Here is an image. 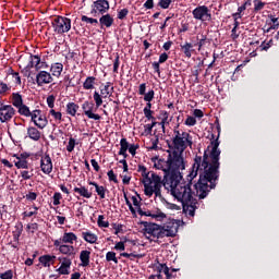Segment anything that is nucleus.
<instances>
[{
	"mask_svg": "<svg viewBox=\"0 0 279 279\" xmlns=\"http://www.w3.org/2000/svg\"><path fill=\"white\" fill-rule=\"evenodd\" d=\"M189 147L190 149L193 147V136L180 129V124H178L173 129L167 158L154 159V167L163 171V187L174 199L182 203L183 213L189 217H195L197 198H195L193 183L182 181V171L186 169L184 151Z\"/></svg>",
	"mask_w": 279,
	"mask_h": 279,
	"instance_id": "obj_1",
	"label": "nucleus"
},
{
	"mask_svg": "<svg viewBox=\"0 0 279 279\" xmlns=\"http://www.w3.org/2000/svg\"><path fill=\"white\" fill-rule=\"evenodd\" d=\"M219 156L221 150L219 149V138L211 142V150L208 154H204L203 157L196 156L192 172L190 173L191 180L199 175L198 182L193 185L194 199H205L208 197V193L217 186V180H219Z\"/></svg>",
	"mask_w": 279,
	"mask_h": 279,
	"instance_id": "obj_2",
	"label": "nucleus"
},
{
	"mask_svg": "<svg viewBox=\"0 0 279 279\" xmlns=\"http://www.w3.org/2000/svg\"><path fill=\"white\" fill-rule=\"evenodd\" d=\"M142 177L145 195H147V197H151V195L155 194L156 197H162L161 189L165 186V180L154 171L147 172V169L145 168H143Z\"/></svg>",
	"mask_w": 279,
	"mask_h": 279,
	"instance_id": "obj_3",
	"label": "nucleus"
},
{
	"mask_svg": "<svg viewBox=\"0 0 279 279\" xmlns=\"http://www.w3.org/2000/svg\"><path fill=\"white\" fill-rule=\"evenodd\" d=\"M52 26L57 34H66L71 31V19L64 16H57L52 21Z\"/></svg>",
	"mask_w": 279,
	"mask_h": 279,
	"instance_id": "obj_4",
	"label": "nucleus"
},
{
	"mask_svg": "<svg viewBox=\"0 0 279 279\" xmlns=\"http://www.w3.org/2000/svg\"><path fill=\"white\" fill-rule=\"evenodd\" d=\"M110 82H107L105 86L100 87L99 92H94V101L96 104V108H100L101 104H104V99H106L109 95H112V90L114 87H110Z\"/></svg>",
	"mask_w": 279,
	"mask_h": 279,
	"instance_id": "obj_5",
	"label": "nucleus"
},
{
	"mask_svg": "<svg viewBox=\"0 0 279 279\" xmlns=\"http://www.w3.org/2000/svg\"><path fill=\"white\" fill-rule=\"evenodd\" d=\"M192 14L196 21H202V23L206 21H211L213 15L210 14V10L206 5H199L192 11Z\"/></svg>",
	"mask_w": 279,
	"mask_h": 279,
	"instance_id": "obj_6",
	"label": "nucleus"
},
{
	"mask_svg": "<svg viewBox=\"0 0 279 279\" xmlns=\"http://www.w3.org/2000/svg\"><path fill=\"white\" fill-rule=\"evenodd\" d=\"M108 10H110V2L108 0H97L92 4V14L94 16L106 14Z\"/></svg>",
	"mask_w": 279,
	"mask_h": 279,
	"instance_id": "obj_7",
	"label": "nucleus"
},
{
	"mask_svg": "<svg viewBox=\"0 0 279 279\" xmlns=\"http://www.w3.org/2000/svg\"><path fill=\"white\" fill-rule=\"evenodd\" d=\"M31 119L33 123L39 129V130H45L47 128V124L49 121L47 120V117L43 114V111L36 109L32 111Z\"/></svg>",
	"mask_w": 279,
	"mask_h": 279,
	"instance_id": "obj_8",
	"label": "nucleus"
},
{
	"mask_svg": "<svg viewBox=\"0 0 279 279\" xmlns=\"http://www.w3.org/2000/svg\"><path fill=\"white\" fill-rule=\"evenodd\" d=\"M82 110L87 119H93L94 121H100L101 116L95 113V104L90 101H84L82 105Z\"/></svg>",
	"mask_w": 279,
	"mask_h": 279,
	"instance_id": "obj_9",
	"label": "nucleus"
},
{
	"mask_svg": "<svg viewBox=\"0 0 279 279\" xmlns=\"http://www.w3.org/2000/svg\"><path fill=\"white\" fill-rule=\"evenodd\" d=\"M137 213L138 215H141V217H150L151 219H155V221H162V219L167 218V215L160 211V209L153 210V211L151 210L143 211V209L138 207Z\"/></svg>",
	"mask_w": 279,
	"mask_h": 279,
	"instance_id": "obj_10",
	"label": "nucleus"
},
{
	"mask_svg": "<svg viewBox=\"0 0 279 279\" xmlns=\"http://www.w3.org/2000/svg\"><path fill=\"white\" fill-rule=\"evenodd\" d=\"M40 169L46 175H49V173L53 171V161H51V157L49 156V154H45L41 156Z\"/></svg>",
	"mask_w": 279,
	"mask_h": 279,
	"instance_id": "obj_11",
	"label": "nucleus"
},
{
	"mask_svg": "<svg viewBox=\"0 0 279 279\" xmlns=\"http://www.w3.org/2000/svg\"><path fill=\"white\" fill-rule=\"evenodd\" d=\"M15 113L16 110H14L11 105H4V107L0 109V122L5 123L10 121Z\"/></svg>",
	"mask_w": 279,
	"mask_h": 279,
	"instance_id": "obj_12",
	"label": "nucleus"
},
{
	"mask_svg": "<svg viewBox=\"0 0 279 279\" xmlns=\"http://www.w3.org/2000/svg\"><path fill=\"white\" fill-rule=\"evenodd\" d=\"M146 233L150 234V236H154L155 239H165V233L162 231V227L153 223L148 225L146 227Z\"/></svg>",
	"mask_w": 279,
	"mask_h": 279,
	"instance_id": "obj_13",
	"label": "nucleus"
},
{
	"mask_svg": "<svg viewBox=\"0 0 279 279\" xmlns=\"http://www.w3.org/2000/svg\"><path fill=\"white\" fill-rule=\"evenodd\" d=\"M53 82V77L51 73L47 71H39L36 75V83L38 86H45V84H51Z\"/></svg>",
	"mask_w": 279,
	"mask_h": 279,
	"instance_id": "obj_14",
	"label": "nucleus"
},
{
	"mask_svg": "<svg viewBox=\"0 0 279 279\" xmlns=\"http://www.w3.org/2000/svg\"><path fill=\"white\" fill-rule=\"evenodd\" d=\"M45 66H47V64L40 61V57L29 56L28 64L26 65V69H36V71H40V69H45Z\"/></svg>",
	"mask_w": 279,
	"mask_h": 279,
	"instance_id": "obj_15",
	"label": "nucleus"
},
{
	"mask_svg": "<svg viewBox=\"0 0 279 279\" xmlns=\"http://www.w3.org/2000/svg\"><path fill=\"white\" fill-rule=\"evenodd\" d=\"M161 230L163 231V238L165 236H175L178 234V222L170 221L163 227H161Z\"/></svg>",
	"mask_w": 279,
	"mask_h": 279,
	"instance_id": "obj_16",
	"label": "nucleus"
},
{
	"mask_svg": "<svg viewBox=\"0 0 279 279\" xmlns=\"http://www.w3.org/2000/svg\"><path fill=\"white\" fill-rule=\"evenodd\" d=\"M60 254H63L64 256H68L69 258H75V246L74 245H69V244H63L59 248Z\"/></svg>",
	"mask_w": 279,
	"mask_h": 279,
	"instance_id": "obj_17",
	"label": "nucleus"
},
{
	"mask_svg": "<svg viewBox=\"0 0 279 279\" xmlns=\"http://www.w3.org/2000/svg\"><path fill=\"white\" fill-rule=\"evenodd\" d=\"M39 263L44 267H51L56 263V255H43L39 257Z\"/></svg>",
	"mask_w": 279,
	"mask_h": 279,
	"instance_id": "obj_18",
	"label": "nucleus"
},
{
	"mask_svg": "<svg viewBox=\"0 0 279 279\" xmlns=\"http://www.w3.org/2000/svg\"><path fill=\"white\" fill-rule=\"evenodd\" d=\"M80 260L81 267H88L90 265V251H81Z\"/></svg>",
	"mask_w": 279,
	"mask_h": 279,
	"instance_id": "obj_19",
	"label": "nucleus"
},
{
	"mask_svg": "<svg viewBox=\"0 0 279 279\" xmlns=\"http://www.w3.org/2000/svg\"><path fill=\"white\" fill-rule=\"evenodd\" d=\"M61 241L63 245H66V244L73 245V243L77 241V235H75V233L73 232H68L63 234V236L61 238Z\"/></svg>",
	"mask_w": 279,
	"mask_h": 279,
	"instance_id": "obj_20",
	"label": "nucleus"
},
{
	"mask_svg": "<svg viewBox=\"0 0 279 279\" xmlns=\"http://www.w3.org/2000/svg\"><path fill=\"white\" fill-rule=\"evenodd\" d=\"M101 27H112L114 24V19L110 14H105L99 19Z\"/></svg>",
	"mask_w": 279,
	"mask_h": 279,
	"instance_id": "obj_21",
	"label": "nucleus"
},
{
	"mask_svg": "<svg viewBox=\"0 0 279 279\" xmlns=\"http://www.w3.org/2000/svg\"><path fill=\"white\" fill-rule=\"evenodd\" d=\"M74 193H77L81 197H85V199H90L93 197V192L88 191L85 186L74 187Z\"/></svg>",
	"mask_w": 279,
	"mask_h": 279,
	"instance_id": "obj_22",
	"label": "nucleus"
},
{
	"mask_svg": "<svg viewBox=\"0 0 279 279\" xmlns=\"http://www.w3.org/2000/svg\"><path fill=\"white\" fill-rule=\"evenodd\" d=\"M128 149H130V143H128L126 138H122L120 141L119 156H123V158H128Z\"/></svg>",
	"mask_w": 279,
	"mask_h": 279,
	"instance_id": "obj_23",
	"label": "nucleus"
},
{
	"mask_svg": "<svg viewBox=\"0 0 279 279\" xmlns=\"http://www.w3.org/2000/svg\"><path fill=\"white\" fill-rule=\"evenodd\" d=\"M27 136L32 140V141H40V136L41 133L40 131H38V129L34 128V126H29L27 129Z\"/></svg>",
	"mask_w": 279,
	"mask_h": 279,
	"instance_id": "obj_24",
	"label": "nucleus"
},
{
	"mask_svg": "<svg viewBox=\"0 0 279 279\" xmlns=\"http://www.w3.org/2000/svg\"><path fill=\"white\" fill-rule=\"evenodd\" d=\"M157 279H162V275L160 274H165V276H167L168 279L171 277V275H169V267L167 266V264H159V266L157 267Z\"/></svg>",
	"mask_w": 279,
	"mask_h": 279,
	"instance_id": "obj_25",
	"label": "nucleus"
},
{
	"mask_svg": "<svg viewBox=\"0 0 279 279\" xmlns=\"http://www.w3.org/2000/svg\"><path fill=\"white\" fill-rule=\"evenodd\" d=\"M64 65H62V63H54L50 68V71L54 77H60V75H62Z\"/></svg>",
	"mask_w": 279,
	"mask_h": 279,
	"instance_id": "obj_26",
	"label": "nucleus"
},
{
	"mask_svg": "<svg viewBox=\"0 0 279 279\" xmlns=\"http://www.w3.org/2000/svg\"><path fill=\"white\" fill-rule=\"evenodd\" d=\"M181 49L185 58H191V56L193 54V51H195V49H193V44L191 43H185L184 45H181Z\"/></svg>",
	"mask_w": 279,
	"mask_h": 279,
	"instance_id": "obj_27",
	"label": "nucleus"
},
{
	"mask_svg": "<svg viewBox=\"0 0 279 279\" xmlns=\"http://www.w3.org/2000/svg\"><path fill=\"white\" fill-rule=\"evenodd\" d=\"M97 78L95 76H88L85 82L83 83V88L85 90H93L95 88V82Z\"/></svg>",
	"mask_w": 279,
	"mask_h": 279,
	"instance_id": "obj_28",
	"label": "nucleus"
},
{
	"mask_svg": "<svg viewBox=\"0 0 279 279\" xmlns=\"http://www.w3.org/2000/svg\"><path fill=\"white\" fill-rule=\"evenodd\" d=\"M92 186H95L97 195H99L100 199H106V187L99 185L95 182L89 183Z\"/></svg>",
	"mask_w": 279,
	"mask_h": 279,
	"instance_id": "obj_29",
	"label": "nucleus"
},
{
	"mask_svg": "<svg viewBox=\"0 0 279 279\" xmlns=\"http://www.w3.org/2000/svg\"><path fill=\"white\" fill-rule=\"evenodd\" d=\"M82 236L86 243H97V234L93 232H83Z\"/></svg>",
	"mask_w": 279,
	"mask_h": 279,
	"instance_id": "obj_30",
	"label": "nucleus"
},
{
	"mask_svg": "<svg viewBox=\"0 0 279 279\" xmlns=\"http://www.w3.org/2000/svg\"><path fill=\"white\" fill-rule=\"evenodd\" d=\"M77 110H80V106H77V104L75 102H69L66 105V112L68 114H70L71 117H75V114H77Z\"/></svg>",
	"mask_w": 279,
	"mask_h": 279,
	"instance_id": "obj_31",
	"label": "nucleus"
},
{
	"mask_svg": "<svg viewBox=\"0 0 279 279\" xmlns=\"http://www.w3.org/2000/svg\"><path fill=\"white\" fill-rule=\"evenodd\" d=\"M158 119L161 120L159 122V125H162V126L169 125V123L171 121V120H169V112H167V111H160Z\"/></svg>",
	"mask_w": 279,
	"mask_h": 279,
	"instance_id": "obj_32",
	"label": "nucleus"
},
{
	"mask_svg": "<svg viewBox=\"0 0 279 279\" xmlns=\"http://www.w3.org/2000/svg\"><path fill=\"white\" fill-rule=\"evenodd\" d=\"M12 104L15 108H21L23 106V96L21 94H13Z\"/></svg>",
	"mask_w": 279,
	"mask_h": 279,
	"instance_id": "obj_33",
	"label": "nucleus"
},
{
	"mask_svg": "<svg viewBox=\"0 0 279 279\" xmlns=\"http://www.w3.org/2000/svg\"><path fill=\"white\" fill-rule=\"evenodd\" d=\"M15 167L17 169H28L29 168V163H27L26 159H22L21 157H16Z\"/></svg>",
	"mask_w": 279,
	"mask_h": 279,
	"instance_id": "obj_34",
	"label": "nucleus"
},
{
	"mask_svg": "<svg viewBox=\"0 0 279 279\" xmlns=\"http://www.w3.org/2000/svg\"><path fill=\"white\" fill-rule=\"evenodd\" d=\"M106 260L107 263H114V265H119V259L117 258V253L114 252H108L106 254Z\"/></svg>",
	"mask_w": 279,
	"mask_h": 279,
	"instance_id": "obj_35",
	"label": "nucleus"
},
{
	"mask_svg": "<svg viewBox=\"0 0 279 279\" xmlns=\"http://www.w3.org/2000/svg\"><path fill=\"white\" fill-rule=\"evenodd\" d=\"M17 109H19L20 114H22L23 117L32 118V111H29V107H27L26 105H22Z\"/></svg>",
	"mask_w": 279,
	"mask_h": 279,
	"instance_id": "obj_36",
	"label": "nucleus"
},
{
	"mask_svg": "<svg viewBox=\"0 0 279 279\" xmlns=\"http://www.w3.org/2000/svg\"><path fill=\"white\" fill-rule=\"evenodd\" d=\"M97 223H98L99 228H109L110 227V222H108L106 220V217L104 215L98 216Z\"/></svg>",
	"mask_w": 279,
	"mask_h": 279,
	"instance_id": "obj_37",
	"label": "nucleus"
},
{
	"mask_svg": "<svg viewBox=\"0 0 279 279\" xmlns=\"http://www.w3.org/2000/svg\"><path fill=\"white\" fill-rule=\"evenodd\" d=\"M59 260L61 262V267H66L68 269H71V265L73 262L69 257H59Z\"/></svg>",
	"mask_w": 279,
	"mask_h": 279,
	"instance_id": "obj_38",
	"label": "nucleus"
},
{
	"mask_svg": "<svg viewBox=\"0 0 279 279\" xmlns=\"http://www.w3.org/2000/svg\"><path fill=\"white\" fill-rule=\"evenodd\" d=\"M75 145H77V141H75V138L70 137L68 145H66V151H69L71 154V151H73V149H75Z\"/></svg>",
	"mask_w": 279,
	"mask_h": 279,
	"instance_id": "obj_39",
	"label": "nucleus"
},
{
	"mask_svg": "<svg viewBox=\"0 0 279 279\" xmlns=\"http://www.w3.org/2000/svg\"><path fill=\"white\" fill-rule=\"evenodd\" d=\"M267 3L260 1V0H254V11L255 12H260L265 8Z\"/></svg>",
	"mask_w": 279,
	"mask_h": 279,
	"instance_id": "obj_40",
	"label": "nucleus"
},
{
	"mask_svg": "<svg viewBox=\"0 0 279 279\" xmlns=\"http://www.w3.org/2000/svg\"><path fill=\"white\" fill-rule=\"evenodd\" d=\"M189 128H193V125H197V120L193 116H189L184 122Z\"/></svg>",
	"mask_w": 279,
	"mask_h": 279,
	"instance_id": "obj_41",
	"label": "nucleus"
},
{
	"mask_svg": "<svg viewBox=\"0 0 279 279\" xmlns=\"http://www.w3.org/2000/svg\"><path fill=\"white\" fill-rule=\"evenodd\" d=\"M81 21H82L83 23H89L90 25H97V23H99V21H97V19L88 17V16H86V15H83V16L81 17Z\"/></svg>",
	"mask_w": 279,
	"mask_h": 279,
	"instance_id": "obj_42",
	"label": "nucleus"
},
{
	"mask_svg": "<svg viewBox=\"0 0 279 279\" xmlns=\"http://www.w3.org/2000/svg\"><path fill=\"white\" fill-rule=\"evenodd\" d=\"M53 206H60V201L62 199V194L60 192H56L52 196Z\"/></svg>",
	"mask_w": 279,
	"mask_h": 279,
	"instance_id": "obj_43",
	"label": "nucleus"
},
{
	"mask_svg": "<svg viewBox=\"0 0 279 279\" xmlns=\"http://www.w3.org/2000/svg\"><path fill=\"white\" fill-rule=\"evenodd\" d=\"M49 114H51V117H53V119H56V121H62V113L60 111H56V110L51 109L49 111Z\"/></svg>",
	"mask_w": 279,
	"mask_h": 279,
	"instance_id": "obj_44",
	"label": "nucleus"
},
{
	"mask_svg": "<svg viewBox=\"0 0 279 279\" xmlns=\"http://www.w3.org/2000/svg\"><path fill=\"white\" fill-rule=\"evenodd\" d=\"M37 197H38V194L36 192H28L25 195V198L27 199V202H36Z\"/></svg>",
	"mask_w": 279,
	"mask_h": 279,
	"instance_id": "obj_45",
	"label": "nucleus"
},
{
	"mask_svg": "<svg viewBox=\"0 0 279 279\" xmlns=\"http://www.w3.org/2000/svg\"><path fill=\"white\" fill-rule=\"evenodd\" d=\"M173 0H160L159 1V3H158V5L160 7V8H162V10H167V9H169V5H171V2H172Z\"/></svg>",
	"mask_w": 279,
	"mask_h": 279,
	"instance_id": "obj_46",
	"label": "nucleus"
},
{
	"mask_svg": "<svg viewBox=\"0 0 279 279\" xmlns=\"http://www.w3.org/2000/svg\"><path fill=\"white\" fill-rule=\"evenodd\" d=\"M107 175L110 182H114V184H119V180L117 179V174H114L113 170L108 171Z\"/></svg>",
	"mask_w": 279,
	"mask_h": 279,
	"instance_id": "obj_47",
	"label": "nucleus"
},
{
	"mask_svg": "<svg viewBox=\"0 0 279 279\" xmlns=\"http://www.w3.org/2000/svg\"><path fill=\"white\" fill-rule=\"evenodd\" d=\"M154 89L149 90L148 93L144 94V101L151 102L154 99Z\"/></svg>",
	"mask_w": 279,
	"mask_h": 279,
	"instance_id": "obj_48",
	"label": "nucleus"
},
{
	"mask_svg": "<svg viewBox=\"0 0 279 279\" xmlns=\"http://www.w3.org/2000/svg\"><path fill=\"white\" fill-rule=\"evenodd\" d=\"M47 104H48V108L53 109V106H56V96L53 95L48 96Z\"/></svg>",
	"mask_w": 279,
	"mask_h": 279,
	"instance_id": "obj_49",
	"label": "nucleus"
},
{
	"mask_svg": "<svg viewBox=\"0 0 279 279\" xmlns=\"http://www.w3.org/2000/svg\"><path fill=\"white\" fill-rule=\"evenodd\" d=\"M1 279H12L14 278V274L12 272V270H7L5 272L0 275Z\"/></svg>",
	"mask_w": 279,
	"mask_h": 279,
	"instance_id": "obj_50",
	"label": "nucleus"
},
{
	"mask_svg": "<svg viewBox=\"0 0 279 279\" xmlns=\"http://www.w3.org/2000/svg\"><path fill=\"white\" fill-rule=\"evenodd\" d=\"M114 250H117L118 252H125V243L117 242L114 245Z\"/></svg>",
	"mask_w": 279,
	"mask_h": 279,
	"instance_id": "obj_51",
	"label": "nucleus"
},
{
	"mask_svg": "<svg viewBox=\"0 0 279 279\" xmlns=\"http://www.w3.org/2000/svg\"><path fill=\"white\" fill-rule=\"evenodd\" d=\"M70 268H66L64 266H60L57 271H59V274L61 276H69L70 271H69Z\"/></svg>",
	"mask_w": 279,
	"mask_h": 279,
	"instance_id": "obj_52",
	"label": "nucleus"
},
{
	"mask_svg": "<svg viewBox=\"0 0 279 279\" xmlns=\"http://www.w3.org/2000/svg\"><path fill=\"white\" fill-rule=\"evenodd\" d=\"M157 124L158 122H156V120H153L150 124H146L145 125L146 132L151 133V131L154 130V128H156Z\"/></svg>",
	"mask_w": 279,
	"mask_h": 279,
	"instance_id": "obj_53",
	"label": "nucleus"
},
{
	"mask_svg": "<svg viewBox=\"0 0 279 279\" xmlns=\"http://www.w3.org/2000/svg\"><path fill=\"white\" fill-rule=\"evenodd\" d=\"M128 9H122L119 11L118 13V19H120V21H123V19H125L128 16Z\"/></svg>",
	"mask_w": 279,
	"mask_h": 279,
	"instance_id": "obj_54",
	"label": "nucleus"
},
{
	"mask_svg": "<svg viewBox=\"0 0 279 279\" xmlns=\"http://www.w3.org/2000/svg\"><path fill=\"white\" fill-rule=\"evenodd\" d=\"M169 60V54H167V52H163L159 56V64H163V62H167Z\"/></svg>",
	"mask_w": 279,
	"mask_h": 279,
	"instance_id": "obj_55",
	"label": "nucleus"
},
{
	"mask_svg": "<svg viewBox=\"0 0 279 279\" xmlns=\"http://www.w3.org/2000/svg\"><path fill=\"white\" fill-rule=\"evenodd\" d=\"M21 175H22L23 180H31L32 175H34V174L29 173V171H27V170H23V171H21Z\"/></svg>",
	"mask_w": 279,
	"mask_h": 279,
	"instance_id": "obj_56",
	"label": "nucleus"
},
{
	"mask_svg": "<svg viewBox=\"0 0 279 279\" xmlns=\"http://www.w3.org/2000/svg\"><path fill=\"white\" fill-rule=\"evenodd\" d=\"M153 114L154 111H144V116L146 117V119H148V121H156V118Z\"/></svg>",
	"mask_w": 279,
	"mask_h": 279,
	"instance_id": "obj_57",
	"label": "nucleus"
},
{
	"mask_svg": "<svg viewBox=\"0 0 279 279\" xmlns=\"http://www.w3.org/2000/svg\"><path fill=\"white\" fill-rule=\"evenodd\" d=\"M131 199H132L133 206H136V208H140V206H141V197L132 196Z\"/></svg>",
	"mask_w": 279,
	"mask_h": 279,
	"instance_id": "obj_58",
	"label": "nucleus"
},
{
	"mask_svg": "<svg viewBox=\"0 0 279 279\" xmlns=\"http://www.w3.org/2000/svg\"><path fill=\"white\" fill-rule=\"evenodd\" d=\"M8 90H10V87H8V84L1 82L0 83V95L3 93H8Z\"/></svg>",
	"mask_w": 279,
	"mask_h": 279,
	"instance_id": "obj_59",
	"label": "nucleus"
},
{
	"mask_svg": "<svg viewBox=\"0 0 279 279\" xmlns=\"http://www.w3.org/2000/svg\"><path fill=\"white\" fill-rule=\"evenodd\" d=\"M136 149H138V146H136V145H130L129 146V153H130V155L131 156H136Z\"/></svg>",
	"mask_w": 279,
	"mask_h": 279,
	"instance_id": "obj_60",
	"label": "nucleus"
},
{
	"mask_svg": "<svg viewBox=\"0 0 279 279\" xmlns=\"http://www.w3.org/2000/svg\"><path fill=\"white\" fill-rule=\"evenodd\" d=\"M27 230H31V232L34 233L35 230H38V223L34 222V223L27 225Z\"/></svg>",
	"mask_w": 279,
	"mask_h": 279,
	"instance_id": "obj_61",
	"label": "nucleus"
},
{
	"mask_svg": "<svg viewBox=\"0 0 279 279\" xmlns=\"http://www.w3.org/2000/svg\"><path fill=\"white\" fill-rule=\"evenodd\" d=\"M144 8H146V10H151L154 8V0H147L144 3Z\"/></svg>",
	"mask_w": 279,
	"mask_h": 279,
	"instance_id": "obj_62",
	"label": "nucleus"
},
{
	"mask_svg": "<svg viewBox=\"0 0 279 279\" xmlns=\"http://www.w3.org/2000/svg\"><path fill=\"white\" fill-rule=\"evenodd\" d=\"M12 77L15 84H21V76L19 75V72L12 73Z\"/></svg>",
	"mask_w": 279,
	"mask_h": 279,
	"instance_id": "obj_63",
	"label": "nucleus"
},
{
	"mask_svg": "<svg viewBox=\"0 0 279 279\" xmlns=\"http://www.w3.org/2000/svg\"><path fill=\"white\" fill-rule=\"evenodd\" d=\"M146 88H147L146 84H145V83H142V84L140 85V88H138V94H140V95H145Z\"/></svg>",
	"mask_w": 279,
	"mask_h": 279,
	"instance_id": "obj_64",
	"label": "nucleus"
}]
</instances>
